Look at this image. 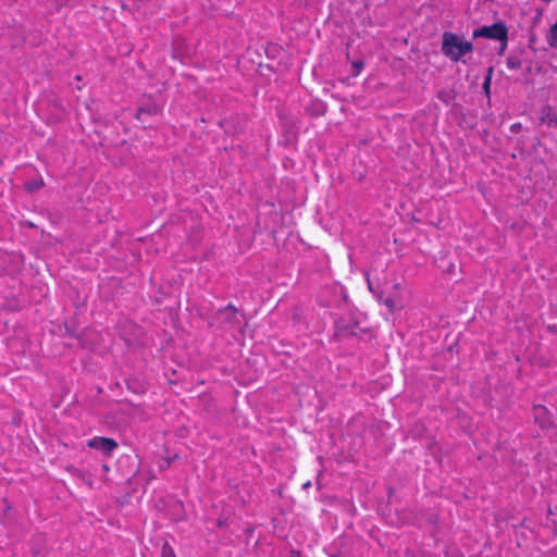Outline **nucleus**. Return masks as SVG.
Returning a JSON list of instances; mask_svg holds the SVG:
<instances>
[{
  "mask_svg": "<svg viewBox=\"0 0 557 557\" xmlns=\"http://www.w3.org/2000/svg\"><path fill=\"white\" fill-rule=\"evenodd\" d=\"M223 524H224V521H223V520H221V519H219V520H218V525H219V527H222Z\"/></svg>",
  "mask_w": 557,
  "mask_h": 557,
  "instance_id": "nucleus-18",
  "label": "nucleus"
},
{
  "mask_svg": "<svg viewBox=\"0 0 557 557\" xmlns=\"http://www.w3.org/2000/svg\"><path fill=\"white\" fill-rule=\"evenodd\" d=\"M161 557H176L174 549L169 545V543H164L161 549Z\"/></svg>",
  "mask_w": 557,
  "mask_h": 557,
  "instance_id": "nucleus-11",
  "label": "nucleus"
},
{
  "mask_svg": "<svg viewBox=\"0 0 557 557\" xmlns=\"http://www.w3.org/2000/svg\"><path fill=\"white\" fill-rule=\"evenodd\" d=\"M472 37L480 38H490L495 39L503 42L504 47H507L508 41V28L503 21H498L492 25H484L473 30Z\"/></svg>",
  "mask_w": 557,
  "mask_h": 557,
  "instance_id": "nucleus-2",
  "label": "nucleus"
},
{
  "mask_svg": "<svg viewBox=\"0 0 557 557\" xmlns=\"http://www.w3.org/2000/svg\"><path fill=\"white\" fill-rule=\"evenodd\" d=\"M338 331H339L341 335L350 336V337H357L360 335V332H362L359 329V324L357 322H349L346 325H344L343 327H339Z\"/></svg>",
  "mask_w": 557,
  "mask_h": 557,
  "instance_id": "nucleus-6",
  "label": "nucleus"
},
{
  "mask_svg": "<svg viewBox=\"0 0 557 557\" xmlns=\"http://www.w3.org/2000/svg\"><path fill=\"white\" fill-rule=\"evenodd\" d=\"M520 127H521V124H520V123L512 124V125H511V131H512V132H517V129H519Z\"/></svg>",
  "mask_w": 557,
  "mask_h": 557,
  "instance_id": "nucleus-16",
  "label": "nucleus"
},
{
  "mask_svg": "<svg viewBox=\"0 0 557 557\" xmlns=\"http://www.w3.org/2000/svg\"><path fill=\"white\" fill-rule=\"evenodd\" d=\"M310 485H311V482H310V481H308V482L304 483L302 487H304V488H308Z\"/></svg>",
  "mask_w": 557,
  "mask_h": 557,
  "instance_id": "nucleus-17",
  "label": "nucleus"
},
{
  "mask_svg": "<svg viewBox=\"0 0 557 557\" xmlns=\"http://www.w3.org/2000/svg\"><path fill=\"white\" fill-rule=\"evenodd\" d=\"M505 49H506V47H504V45L502 44L499 53H502Z\"/></svg>",
  "mask_w": 557,
  "mask_h": 557,
  "instance_id": "nucleus-20",
  "label": "nucleus"
},
{
  "mask_svg": "<svg viewBox=\"0 0 557 557\" xmlns=\"http://www.w3.org/2000/svg\"><path fill=\"white\" fill-rule=\"evenodd\" d=\"M541 122L545 123L547 126H556L557 125V114L553 110V108L548 104L544 106L541 109Z\"/></svg>",
  "mask_w": 557,
  "mask_h": 557,
  "instance_id": "nucleus-4",
  "label": "nucleus"
},
{
  "mask_svg": "<svg viewBox=\"0 0 557 557\" xmlns=\"http://www.w3.org/2000/svg\"><path fill=\"white\" fill-rule=\"evenodd\" d=\"M76 475L82 479L84 482H86L89 486H91V481L89 480V475L82 472V471H78L76 470Z\"/></svg>",
  "mask_w": 557,
  "mask_h": 557,
  "instance_id": "nucleus-14",
  "label": "nucleus"
},
{
  "mask_svg": "<svg viewBox=\"0 0 557 557\" xmlns=\"http://www.w3.org/2000/svg\"><path fill=\"white\" fill-rule=\"evenodd\" d=\"M41 185H42V182H40V183L34 182V183H30L27 185V189L33 191V190L40 188Z\"/></svg>",
  "mask_w": 557,
  "mask_h": 557,
  "instance_id": "nucleus-15",
  "label": "nucleus"
},
{
  "mask_svg": "<svg viewBox=\"0 0 557 557\" xmlns=\"http://www.w3.org/2000/svg\"><path fill=\"white\" fill-rule=\"evenodd\" d=\"M220 313L224 315V319L231 324L235 325L239 323L238 320V310L232 305L228 304L226 307L220 310Z\"/></svg>",
  "mask_w": 557,
  "mask_h": 557,
  "instance_id": "nucleus-5",
  "label": "nucleus"
},
{
  "mask_svg": "<svg viewBox=\"0 0 557 557\" xmlns=\"http://www.w3.org/2000/svg\"><path fill=\"white\" fill-rule=\"evenodd\" d=\"M102 468H103L104 471L109 470V466L108 465H103Z\"/></svg>",
  "mask_w": 557,
  "mask_h": 557,
  "instance_id": "nucleus-19",
  "label": "nucleus"
},
{
  "mask_svg": "<svg viewBox=\"0 0 557 557\" xmlns=\"http://www.w3.org/2000/svg\"><path fill=\"white\" fill-rule=\"evenodd\" d=\"M352 66L356 69L355 75H358L361 72V70L363 69L364 62L361 60L354 61Z\"/></svg>",
  "mask_w": 557,
  "mask_h": 557,
  "instance_id": "nucleus-13",
  "label": "nucleus"
},
{
  "mask_svg": "<svg viewBox=\"0 0 557 557\" xmlns=\"http://www.w3.org/2000/svg\"><path fill=\"white\" fill-rule=\"evenodd\" d=\"M547 42L552 48L557 49V22L553 24L549 28V33L547 35Z\"/></svg>",
  "mask_w": 557,
  "mask_h": 557,
  "instance_id": "nucleus-8",
  "label": "nucleus"
},
{
  "mask_svg": "<svg viewBox=\"0 0 557 557\" xmlns=\"http://www.w3.org/2000/svg\"><path fill=\"white\" fill-rule=\"evenodd\" d=\"M158 111H159V109H158L157 104H151V106H147V107H140L138 109V111H137L136 117L141 123H145L146 120L144 119V115H146V114H148V115H156L158 113Z\"/></svg>",
  "mask_w": 557,
  "mask_h": 557,
  "instance_id": "nucleus-7",
  "label": "nucleus"
},
{
  "mask_svg": "<svg viewBox=\"0 0 557 557\" xmlns=\"http://www.w3.org/2000/svg\"><path fill=\"white\" fill-rule=\"evenodd\" d=\"M441 51L451 62L466 63V60L462 58L473 51V44L463 40L458 34L444 32Z\"/></svg>",
  "mask_w": 557,
  "mask_h": 557,
  "instance_id": "nucleus-1",
  "label": "nucleus"
},
{
  "mask_svg": "<svg viewBox=\"0 0 557 557\" xmlns=\"http://www.w3.org/2000/svg\"><path fill=\"white\" fill-rule=\"evenodd\" d=\"M492 74H493V67L491 66L487 71V75L485 76L484 78V82H483V89L484 91L488 95L490 94V87H491V79H492Z\"/></svg>",
  "mask_w": 557,
  "mask_h": 557,
  "instance_id": "nucleus-10",
  "label": "nucleus"
},
{
  "mask_svg": "<svg viewBox=\"0 0 557 557\" xmlns=\"http://www.w3.org/2000/svg\"><path fill=\"white\" fill-rule=\"evenodd\" d=\"M506 65L509 70H519L522 65L520 58L516 55H509L506 60Z\"/></svg>",
  "mask_w": 557,
  "mask_h": 557,
  "instance_id": "nucleus-9",
  "label": "nucleus"
},
{
  "mask_svg": "<svg viewBox=\"0 0 557 557\" xmlns=\"http://www.w3.org/2000/svg\"><path fill=\"white\" fill-rule=\"evenodd\" d=\"M87 446L102 453L106 457H110L119 444L111 437L95 436L87 442Z\"/></svg>",
  "mask_w": 557,
  "mask_h": 557,
  "instance_id": "nucleus-3",
  "label": "nucleus"
},
{
  "mask_svg": "<svg viewBox=\"0 0 557 557\" xmlns=\"http://www.w3.org/2000/svg\"><path fill=\"white\" fill-rule=\"evenodd\" d=\"M379 300L384 304L391 311L394 309L395 304L394 300L391 297L383 298L382 296L379 297Z\"/></svg>",
  "mask_w": 557,
  "mask_h": 557,
  "instance_id": "nucleus-12",
  "label": "nucleus"
}]
</instances>
